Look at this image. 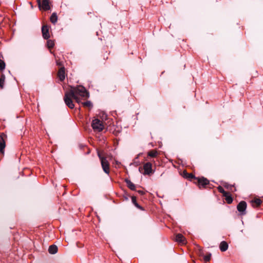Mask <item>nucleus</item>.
Returning <instances> with one entry per match:
<instances>
[{
    "label": "nucleus",
    "mask_w": 263,
    "mask_h": 263,
    "mask_svg": "<svg viewBox=\"0 0 263 263\" xmlns=\"http://www.w3.org/2000/svg\"><path fill=\"white\" fill-rule=\"evenodd\" d=\"M89 97V92L86 88L82 86H78L76 87H71L68 91L65 93L64 100L66 105L70 108L74 107L72 99L75 100L78 104L81 103L83 107L91 109L93 105L90 101L81 102L82 99H85Z\"/></svg>",
    "instance_id": "obj_1"
},
{
    "label": "nucleus",
    "mask_w": 263,
    "mask_h": 263,
    "mask_svg": "<svg viewBox=\"0 0 263 263\" xmlns=\"http://www.w3.org/2000/svg\"><path fill=\"white\" fill-rule=\"evenodd\" d=\"M91 127L95 132H100L104 129V125L102 121L95 119L92 121Z\"/></svg>",
    "instance_id": "obj_2"
},
{
    "label": "nucleus",
    "mask_w": 263,
    "mask_h": 263,
    "mask_svg": "<svg viewBox=\"0 0 263 263\" xmlns=\"http://www.w3.org/2000/svg\"><path fill=\"white\" fill-rule=\"evenodd\" d=\"M98 156L101 161V166L104 172L107 174H109L110 172L109 164L106 158L102 157L100 152L98 153Z\"/></svg>",
    "instance_id": "obj_3"
},
{
    "label": "nucleus",
    "mask_w": 263,
    "mask_h": 263,
    "mask_svg": "<svg viewBox=\"0 0 263 263\" xmlns=\"http://www.w3.org/2000/svg\"><path fill=\"white\" fill-rule=\"evenodd\" d=\"M7 138V135L4 133H2L0 134V153L2 155L4 154Z\"/></svg>",
    "instance_id": "obj_4"
},
{
    "label": "nucleus",
    "mask_w": 263,
    "mask_h": 263,
    "mask_svg": "<svg viewBox=\"0 0 263 263\" xmlns=\"http://www.w3.org/2000/svg\"><path fill=\"white\" fill-rule=\"evenodd\" d=\"M40 9L44 11L48 10L50 9V0H43L41 3V0H36Z\"/></svg>",
    "instance_id": "obj_5"
},
{
    "label": "nucleus",
    "mask_w": 263,
    "mask_h": 263,
    "mask_svg": "<svg viewBox=\"0 0 263 263\" xmlns=\"http://www.w3.org/2000/svg\"><path fill=\"white\" fill-rule=\"evenodd\" d=\"M196 180H197L198 182V185L199 188L203 187L205 188L206 185L209 184L210 182L209 180L204 177H197L196 178Z\"/></svg>",
    "instance_id": "obj_6"
},
{
    "label": "nucleus",
    "mask_w": 263,
    "mask_h": 263,
    "mask_svg": "<svg viewBox=\"0 0 263 263\" xmlns=\"http://www.w3.org/2000/svg\"><path fill=\"white\" fill-rule=\"evenodd\" d=\"M144 172L142 173L143 175H150L153 173L152 170V164L150 162H147L143 165Z\"/></svg>",
    "instance_id": "obj_7"
},
{
    "label": "nucleus",
    "mask_w": 263,
    "mask_h": 263,
    "mask_svg": "<svg viewBox=\"0 0 263 263\" xmlns=\"http://www.w3.org/2000/svg\"><path fill=\"white\" fill-rule=\"evenodd\" d=\"M247 208V203L245 201H242L240 202L237 206V210L241 213V214H245V211Z\"/></svg>",
    "instance_id": "obj_8"
},
{
    "label": "nucleus",
    "mask_w": 263,
    "mask_h": 263,
    "mask_svg": "<svg viewBox=\"0 0 263 263\" xmlns=\"http://www.w3.org/2000/svg\"><path fill=\"white\" fill-rule=\"evenodd\" d=\"M58 77L61 81L64 80L65 78V68L64 66L61 67L58 72Z\"/></svg>",
    "instance_id": "obj_9"
},
{
    "label": "nucleus",
    "mask_w": 263,
    "mask_h": 263,
    "mask_svg": "<svg viewBox=\"0 0 263 263\" xmlns=\"http://www.w3.org/2000/svg\"><path fill=\"white\" fill-rule=\"evenodd\" d=\"M42 32L43 34V37L45 39H48L50 37L49 33V28L46 25H44L42 28Z\"/></svg>",
    "instance_id": "obj_10"
},
{
    "label": "nucleus",
    "mask_w": 263,
    "mask_h": 263,
    "mask_svg": "<svg viewBox=\"0 0 263 263\" xmlns=\"http://www.w3.org/2000/svg\"><path fill=\"white\" fill-rule=\"evenodd\" d=\"M176 241L181 244L186 243V239L185 237L181 234H178L176 236Z\"/></svg>",
    "instance_id": "obj_11"
},
{
    "label": "nucleus",
    "mask_w": 263,
    "mask_h": 263,
    "mask_svg": "<svg viewBox=\"0 0 263 263\" xmlns=\"http://www.w3.org/2000/svg\"><path fill=\"white\" fill-rule=\"evenodd\" d=\"M219 248L221 251L224 252L227 250L228 248V244L225 241H222L220 242L219 245Z\"/></svg>",
    "instance_id": "obj_12"
},
{
    "label": "nucleus",
    "mask_w": 263,
    "mask_h": 263,
    "mask_svg": "<svg viewBox=\"0 0 263 263\" xmlns=\"http://www.w3.org/2000/svg\"><path fill=\"white\" fill-rule=\"evenodd\" d=\"M48 251L49 253L51 254H55L58 251V247L56 245H51L48 249Z\"/></svg>",
    "instance_id": "obj_13"
},
{
    "label": "nucleus",
    "mask_w": 263,
    "mask_h": 263,
    "mask_svg": "<svg viewBox=\"0 0 263 263\" xmlns=\"http://www.w3.org/2000/svg\"><path fill=\"white\" fill-rule=\"evenodd\" d=\"M125 181L128 188L133 191H135L136 190L135 185L132 182L127 179H126Z\"/></svg>",
    "instance_id": "obj_14"
},
{
    "label": "nucleus",
    "mask_w": 263,
    "mask_h": 263,
    "mask_svg": "<svg viewBox=\"0 0 263 263\" xmlns=\"http://www.w3.org/2000/svg\"><path fill=\"white\" fill-rule=\"evenodd\" d=\"M226 196H223L225 197V200L227 203L231 204L233 201V198L231 195L228 193L227 195H225Z\"/></svg>",
    "instance_id": "obj_15"
},
{
    "label": "nucleus",
    "mask_w": 263,
    "mask_h": 263,
    "mask_svg": "<svg viewBox=\"0 0 263 263\" xmlns=\"http://www.w3.org/2000/svg\"><path fill=\"white\" fill-rule=\"evenodd\" d=\"M132 201L133 202V203L137 208H138L140 210H143V209L142 208V207H141L137 202V201H136V197L135 196H133L132 197Z\"/></svg>",
    "instance_id": "obj_16"
},
{
    "label": "nucleus",
    "mask_w": 263,
    "mask_h": 263,
    "mask_svg": "<svg viewBox=\"0 0 263 263\" xmlns=\"http://www.w3.org/2000/svg\"><path fill=\"white\" fill-rule=\"evenodd\" d=\"M158 153L156 150H152L148 152L147 155L148 156L153 158L156 157L158 155Z\"/></svg>",
    "instance_id": "obj_17"
},
{
    "label": "nucleus",
    "mask_w": 263,
    "mask_h": 263,
    "mask_svg": "<svg viewBox=\"0 0 263 263\" xmlns=\"http://www.w3.org/2000/svg\"><path fill=\"white\" fill-rule=\"evenodd\" d=\"M57 20H58V17H57L56 13H53L52 14L51 16H50V21L52 23L55 24L57 22Z\"/></svg>",
    "instance_id": "obj_18"
},
{
    "label": "nucleus",
    "mask_w": 263,
    "mask_h": 263,
    "mask_svg": "<svg viewBox=\"0 0 263 263\" xmlns=\"http://www.w3.org/2000/svg\"><path fill=\"white\" fill-rule=\"evenodd\" d=\"M5 80V76L4 74H2L0 78V88L1 89H2L3 88Z\"/></svg>",
    "instance_id": "obj_19"
},
{
    "label": "nucleus",
    "mask_w": 263,
    "mask_h": 263,
    "mask_svg": "<svg viewBox=\"0 0 263 263\" xmlns=\"http://www.w3.org/2000/svg\"><path fill=\"white\" fill-rule=\"evenodd\" d=\"M47 45L48 48H52L54 46V42L53 40H49L47 41Z\"/></svg>",
    "instance_id": "obj_20"
},
{
    "label": "nucleus",
    "mask_w": 263,
    "mask_h": 263,
    "mask_svg": "<svg viewBox=\"0 0 263 263\" xmlns=\"http://www.w3.org/2000/svg\"><path fill=\"white\" fill-rule=\"evenodd\" d=\"M217 189H218V191L220 193L222 194L223 196H226L225 195H227V193H228V192H226V191L224 190L222 186H218Z\"/></svg>",
    "instance_id": "obj_21"
},
{
    "label": "nucleus",
    "mask_w": 263,
    "mask_h": 263,
    "mask_svg": "<svg viewBox=\"0 0 263 263\" xmlns=\"http://www.w3.org/2000/svg\"><path fill=\"white\" fill-rule=\"evenodd\" d=\"M6 67V64L4 61L0 59V70L3 71Z\"/></svg>",
    "instance_id": "obj_22"
},
{
    "label": "nucleus",
    "mask_w": 263,
    "mask_h": 263,
    "mask_svg": "<svg viewBox=\"0 0 263 263\" xmlns=\"http://www.w3.org/2000/svg\"><path fill=\"white\" fill-rule=\"evenodd\" d=\"M185 177L187 178V179H195L196 180V178L195 177V176L192 174H189V173H186L185 174Z\"/></svg>",
    "instance_id": "obj_23"
},
{
    "label": "nucleus",
    "mask_w": 263,
    "mask_h": 263,
    "mask_svg": "<svg viewBox=\"0 0 263 263\" xmlns=\"http://www.w3.org/2000/svg\"><path fill=\"white\" fill-rule=\"evenodd\" d=\"M253 203L254 204V205H255L256 206H259L261 204V201L260 199H256L253 201Z\"/></svg>",
    "instance_id": "obj_24"
},
{
    "label": "nucleus",
    "mask_w": 263,
    "mask_h": 263,
    "mask_svg": "<svg viewBox=\"0 0 263 263\" xmlns=\"http://www.w3.org/2000/svg\"><path fill=\"white\" fill-rule=\"evenodd\" d=\"M223 185H224V187H226V189L232 190V188L234 187V185H230L227 183H224V184Z\"/></svg>",
    "instance_id": "obj_25"
},
{
    "label": "nucleus",
    "mask_w": 263,
    "mask_h": 263,
    "mask_svg": "<svg viewBox=\"0 0 263 263\" xmlns=\"http://www.w3.org/2000/svg\"><path fill=\"white\" fill-rule=\"evenodd\" d=\"M211 254L209 253L208 255L204 256V260L205 261L208 262L211 259Z\"/></svg>",
    "instance_id": "obj_26"
},
{
    "label": "nucleus",
    "mask_w": 263,
    "mask_h": 263,
    "mask_svg": "<svg viewBox=\"0 0 263 263\" xmlns=\"http://www.w3.org/2000/svg\"><path fill=\"white\" fill-rule=\"evenodd\" d=\"M57 65L63 66L62 62L61 61H57Z\"/></svg>",
    "instance_id": "obj_27"
},
{
    "label": "nucleus",
    "mask_w": 263,
    "mask_h": 263,
    "mask_svg": "<svg viewBox=\"0 0 263 263\" xmlns=\"http://www.w3.org/2000/svg\"><path fill=\"white\" fill-rule=\"evenodd\" d=\"M139 194H140V195H143L144 194V192L142 191V190H139L137 191Z\"/></svg>",
    "instance_id": "obj_28"
},
{
    "label": "nucleus",
    "mask_w": 263,
    "mask_h": 263,
    "mask_svg": "<svg viewBox=\"0 0 263 263\" xmlns=\"http://www.w3.org/2000/svg\"><path fill=\"white\" fill-rule=\"evenodd\" d=\"M141 170H142V168L141 167H139V171H140V172H141Z\"/></svg>",
    "instance_id": "obj_29"
}]
</instances>
